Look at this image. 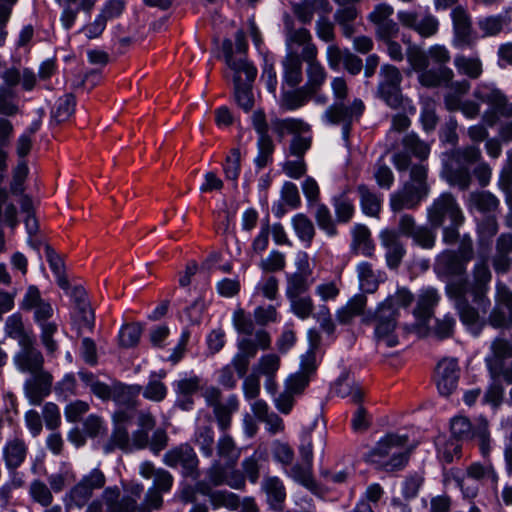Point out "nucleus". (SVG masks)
<instances>
[{"instance_id": "1", "label": "nucleus", "mask_w": 512, "mask_h": 512, "mask_svg": "<svg viewBox=\"0 0 512 512\" xmlns=\"http://www.w3.org/2000/svg\"><path fill=\"white\" fill-rule=\"evenodd\" d=\"M413 294L405 287L398 288L393 295H389L379 303L375 312L374 335L378 342L389 347L397 344L395 330L399 317V310L407 308L413 301Z\"/></svg>"}, {"instance_id": "2", "label": "nucleus", "mask_w": 512, "mask_h": 512, "mask_svg": "<svg viewBox=\"0 0 512 512\" xmlns=\"http://www.w3.org/2000/svg\"><path fill=\"white\" fill-rule=\"evenodd\" d=\"M222 52L227 66L233 71L236 102L244 111L247 112L251 110L254 104L251 85L257 75V69L245 58H234L233 43L230 39H225L223 41Z\"/></svg>"}, {"instance_id": "3", "label": "nucleus", "mask_w": 512, "mask_h": 512, "mask_svg": "<svg viewBox=\"0 0 512 512\" xmlns=\"http://www.w3.org/2000/svg\"><path fill=\"white\" fill-rule=\"evenodd\" d=\"M22 309L33 311L34 320L41 328V340L48 352L57 350V343L53 335L57 332L56 322L50 321L54 315V308L49 301L41 297L36 286H29L21 304Z\"/></svg>"}, {"instance_id": "4", "label": "nucleus", "mask_w": 512, "mask_h": 512, "mask_svg": "<svg viewBox=\"0 0 512 512\" xmlns=\"http://www.w3.org/2000/svg\"><path fill=\"white\" fill-rule=\"evenodd\" d=\"M427 169L424 165L413 166L410 180L390 196L392 210L411 209L416 207L428 195L426 183Z\"/></svg>"}, {"instance_id": "5", "label": "nucleus", "mask_w": 512, "mask_h": 512, "mask_svg": "<svg viewBox=\"0 0 512 512\" xmlns=\"http://www.w3.org/2000/svg\"><path fill=\"white\" fill-rule=\"evenodd\" d=\"M481 150L477 146H467L455 150L444 162L443 174L450 185L467 189L471 182L469 165L480 161Z\"/></svg>"}, {"instance_id": "6", "label": "nucleus", "mask_w": 512, "mask_h": 512, "mask_svg": "<svg viewBox=\"0 0 512 512\" xmlns=\"http://www.w3.org/2000/svg\"><path fill=\"white\" fill-rule=\"evenodd\" d=\"M407 437L388 434L381 438L369 454V460L387 470L401 468L406 460Z\"/></svg>"}, {"instance_id": "7", "label": "nucleus", "mask_w": 512, "mask_h": 512, "mask_svg": "<svg viewBox=\"0 0 512 512\" xmlns=\"http://www.w3.org/2000/svg\"><path fill=\"white\" fill-rule=\"evenodd\" d=\"M402 75L398 68L392 65H384L380 70L378 84L379 97L391 108H402L404 111L415 113L412 102L401 93Z\"/></svg>"}, {"instance_id": "8", "label": "nucleus", "mask_w": 512, "mask_h": 512, "mask_svg": "<svg viewBox=\"0 0 512 512\" xmlns=\"http://www.w3.org/2000/svg\"><path fill=\"white\" fill-rule=\"evenodd\" d=\"M474 97L489 105L483 115V121L488 126L495 125L499 116H512V103L508 102L506 96L493 84L478 85L474 91Z\"/></svg>"}, {"instance_id": "9", "label": "nucleus", "mask_w": 512, "mask_h": 512, "mask_svg": "<svg viewBox=\"0 0 512 512\" xmlns=\"http://www.w3.org/2000/svg\"><path fill=\"white\" fill-rule=\"evenodd\" d=\"M427 220L434 229L444 225H462L464 215L456 199L450 193H442L427 208Z\"/></svg>"}, {"instance_id": "10", "label": "nucleus", "mask_w": 512, "mask_h": 512, "mask_svg": "<svg viewBox=\"0 0 512 512\" xmlns=\"http://www.w3.org/2000/svg\"><path fill=\"white\" fill-rule=\"evenodd\" d=\"M428 59L437 66L429 71H423L419 76V82L426 87H435L450 82L454 76L453 71L445 64L450 59L449 51L441 45L432 46L428 51Z\"/></svg>"}, {"instance_id": "11", "label": "nucleus", "mask_w": 512, "mask_h": 512, "mask_svg": "<svg viewBox=\"0 0 512 512\" xmlns=\"http://www.w3.org/2000/svg\"><path fill=\"white\" fill-rule=\"evenodd\" d=\"M274 131L283 137L286 133L296 134L290 145L291 154L302 157L310 148L311 137L308 134L309 125L297 118H286L272 122Z\"/></svg>"}, {"instance_id": "12", "label": "nucleus", "mask_w": 512, "mask_h": 512, "mask_svg": "<svg viewBox=\"0 0 512 512\" xmlns=\"http://www.w3.org/2000/svg\"><path fill=\"white\" fill-rule=\"evenodd\" d=\"M448 293L456 299L460 319L470 330H476L481 323V313L485 314L489 306L483 309L474 296L461 288H448Z\"/></svg>"}, {"instance_id": "13", "label": "nucleus", "mask_w": 512, "mask_h": 512, "mask_svg": "<svg viewBox=\"0 0 512 512\" xmlns=\"http://www.w3.org/2000/svg\"><path fill=\"white\" fill-rule=\"evenodd\" d=\"M451 433L456 439L468 440L478 438L481 453L485 456L489 452L488 423L484 418H479L475 426L465 417H455L451 421Z\"/></svg>"}, {"instance_id": "14", "label": "nucleus", "mask_w": 512, "mask_h": 512, "mask_svg": "<svg viewBox=\"0 0 512 512\" xmlns=\"http://www.w3.org/2000/svg\"><path fill=\"white\" fill-rule=\"evenodd\" d=\"M364 111V104L360 99H354L350 104V108H344L342 105L330 106L322 118L326 123L339 124L343 123L342 126V137L347 141L350 133V123L358 119Z\"/></svg>"}, {"instance_id": "15", "label": "nucleus", "mask_w": 512, "mask_h": 512, "mask_svg": "<svg viewBox=\"0 0 512 512\" xmlns=\"http://www.w3.org/2000/svg\"><path fill=\"white\" fill-rule=\"evenodd\" d=\"M490 280L491 273L487 263L485 261H479L475 264L474 267L472 284L451 285L450 287L461 288L462 290L469 292L471 296H474L475 300L485 310V308L490 305V302L486 297V292L488 290Z\"/></svg>"}, {"instance_id": "16", "label": "nucleus", "mask_w": 512, "mask_h": 512, "mask_svg": "<svg viewBox=\"0 0 512 512\" xmlns=\"http://www.w3.org/2000/svg\"><path fill=\"white\" fill-rule=\"evenodd\" d=\"M132 411L119 410L114 414V431L110 441L104 446V452L110 453L115 448L125 452L131 451V438L128 434Z\"/></svg>"}, {"instance_id": "17", "label": "nucleus", "mask_w": 512, "mask_h": 512, "mask_svg": "<svg viewBox=\"0 0 512 512\" xmlns=\"http://www.w3.org/2000/svg\"><path fill=\"white\" fill-rule=\"evenodd\" d=\"M470 89V84L466 80L453 82L450 85V92L445 97V104L448 110L460 109L467 119H474L479 115L480 105L473 101L460 103V96L464 95Z\"/></svg>"}, {"instance_id": "18", "label": "nucleus", "mask_w": 512, "mask_h": 512, "mask_svg": "<svg viewBox=\"0 0 512 512\" xmlns=\"http://www.w3.org/2000/svg\"><path fill=\"white\" fill-rule=\"evenodd\" d=\"M459 379V367L454 358L441 360L436 367L435 382L439 393L449 396L457 387Z\"/></svg>"}, {"instance_id": "19", "label": "nucleus", "mask_w": 512, "mask_h": 512, "mask_svg": "<svg viewBox=\"0 0 512 512\" xmlns=\"http://www.w3.org/2000/svg\"><path fill=\"white\" fill-rule=\"evenodd\" d=\"M394 9L386 3L378 4L369 14L370 21L376 26V33L382 39H389L398 31L397 24L391 16Z\"/></svg>"}, {"instance_id": "20", "label": "nucleus", "mask_w": 512, "mask_h": 512, "mask_svg": "<svg viewBox=\"0 0 512 512\" xmlns=\"http://www.w3.org/2000/svg\"><path fill=\"white\" fill-rule=\"evenodd\" d=\"M164 463L169 467L181 466L183 473L192 474L198 465V458L192 447L189 445H180L165 453Z\"/></svg>"}, {"instance_id": "21", "label": "nucleus", "mask_w": 512, "mask_h": 512, "mask_svg": "<svg viewBox=\"0 0 512 512\" xmlns=\"http://www.w3.org/2000/svg\"><path fill=\"white\" fill-rule=\"evenodd\" d=\"M211 485L208 477L207 481L197 483L196 490L209 498L213 509L227 508L235 510L238 507L239 500L236 494L227 490H213Z\"/></svg>"}, {"instance_id": "22", "label": "nucleus", "mask_w": 512, "mask_h": 512, "mask_svg": "<svg viewBox=\"0 0 512 512\" xmlns=\"http://www.w3.org/2000/svg\"><path fill=\"white\" fill-rule=\"evenodd\" d=\"M398 19L402 25L414 29L423 37H429L438 30V20L430 14L420 17L415 12L399 11Z\"/></svg>"}, {"instance_id": "23", "label": "nucleus", "mask_w": 512, "mask_h": 512, "mask_svg": "<svg viewBox=\"0 0 512 512\" xmlns=\"http://www.w3.org/2000/svg\"><path fill=\"white\" fill-rule=\"evenodd\" d=\"M438 300L439 294L434 288L428 287L420 291L413 311L418 327H425L428 324Z\"/></svg>"}, {"instance_id": "24", "label": "nucleus", "mask_w": 512, "mask_h": 512, "mask_svg": "<svg viewBox=\"0 0 512 512\" xmlns=\"http://www.w3.org/2000/svg\"><path fill=\"white\" fill-rule=\"evenodd\" d=\"M496 300L498 308L495 309L490 317L494 327L505 326L508 322L512 323V292L504 285L497 284Z\"/></svg>"}, {"instance_id": "25", "label": "nucleus", "mask_w": 512, "mask_h": 512, "mask_svg": "<svg viewBox=\"0 0 512 512\" xmlns=\"http://www.w3.org/2000/svg\"><path fill=\"white\" fill-rule=\"evenodd\" d=\"M257 353L256 345L247 337L237 341V353L233 356L230 365L236 371L239 378H243L248 371L251 359Z\"/></svg>"}, {"instance_id": "26", "label": "nucleus", "mask_w": 512, "mask_h": 512, "mask_svg": "<svg viewBox=\"0 0 512 512\" xmlns=\"http://www.w3.org/2000/svg\"><path fill=\"white\" fill-rule=\"evenodd\" d=\"M451 17L455 32V46L461 48L471 45V21L466 10L457 6L452 10Z\"/></svg>"}, {"instance_id": "27", "label": "nucleus", "mask_w": 512, "mask_h": 512, "mask_svg": "<svg viewBox=\"0 0 512 512\" xmlns=\"http://www.w3.org/2000/svg\"><path fill=\"white\" fill-rule=\"evenodd\" d=\"M208 476L209 482L213 486L226 484L232 489L245 487V478L239 470L223 469L219 465H215L209 470Z\"/></svg>"}, {"instance_id": "28", "label": "nucleus", "mask_w": 512, "mask_h": 512, "mask_svg": "<svg viewBox=\"0 0 512 512\" xmlns=\"http://www.w3.org/2000/svg\"><path fill=\"white\" fill-rule=\"evenodd\" d=\"M466 264L455 251L445 250L437 256L435 270L444 276L460 275L465 271Z\"/></svg>"}, {"instance_id": "29", "label": "nucleus", "mask_w": 512, "mask_h": 512, "mask_svg": "<svg viewBox=\"0 0 512 512\" xmlns=\"http://www.w3.org/2000/svg\"><path fill=\"white\" fill-rule=\"evenodd\" d=\"M52 379L48 374L35 377L25 384V395L31 405H39L50 393Z\"/></svg>"}, {"instance_id": "30", "label": "nucleus", "mask_w": 512, "mask_h": 512, "mask_svg": "<svg viewBox=\"0 0 512 512\" xmlns=\"http://www.w3.org/2000/svg\"><path fill=\"white\" fill-rule=\"evenodd\" d=\"M283 82L290 87L297 86L302 80V62L296 52H287L282 61Z\"/></svg>"}, {"instance_id": "31", "label": "nucleus", "mask_w": 512, "mask_h": 512, "mask_svg": "<svg viewBox=\"0 0 512 512\" xmlns=\"http://www.w3.org/2000/svg\"><path fill=\"white\" fill-rule=\"evenodd\" d=\"M262 489L267 495L269 505L275 510H280L286 498V490L282 480L276 476L266 477L263 480Z\"/></svg>"}, {"instance_id": "32", "label": "nucleus", "mask_w": 512, "mask_h": 512, "mask_svg": "<svg viewBox=\"0 0 512 512\" xmlns=\"http://www.w3.org/2000/svg\"><path fill=\"white\" fill-rule=\"evenodd\" d=\"M381 242L386 249L387 265L391 268L397 267L404 255V248L397 240L396 234L391 231L382 232Z\"/></svg>"}, {"instance_id": "33", "label": "nucleus", "mask_w": 512, "mask_h": 512, "mask_svg": "<svg viewBox=\"0 0 512 512\" xmlns=\"http://www.w3.org/2000/svg\"><path fill=\"white\" fill-rule=\"evenodd\" d=\"M155 421L149 413H141L138 417L139 428L131 437V451L143 449L149 444V431L154 427Z\"/></svg>"}, {"instance_id": "34", "label": "nucleus", "mask_w": 512, "mask_h": 512, "mask_svg": "<svg viewBox=\"0 0 512 512\" xmlns=\"http://www.w3.org/2000/svg\"><path fill=\"white\" fill-rule=\"evenodd\" d=\"M15 363L21 371L35 373L42 368L43 357L38 350L32 347H25L16 356Z\"/></svg>"}, {"instance_id": "35", "label": "nucleus", "mask_w": 512, "mask_h": 512, "mask_svg": "<svg viewBox=\"0 0 512 512\" xmlns=\"http://www.w3.org/2000/svg\"><path fill=\"white\" fill-rule=\"evenodd\" d=\"M291 225L298 239L309 247L315 235L312 221L303 213H298L292 217Z\"/></svg>"}, {"instance_id": "36", "label": "nucleus", "mask_w": 512, "mask_h": 512, "mask_svg": "<svg viewBox=\"0 0 512 512\" xmlns=\"http://www.w3.org/2000/svg\"><path fill=\"white\" fill-rule=\"evenodd\" d=\"M286 476L296 483L308 488L314 489L315 482L312 476V465L310 463H296L292 467L283 469Z\"/></svg>"}, {"instance_id": "37", "label": "nucleus", "mask_w": 512, "mask_h": 512, "mask_svg": "<svg viewBox=\"0 0 512 512\" xmlns=\"http://www.w3.org/2000/svg\"><path fill=\"white\" fill-rule=\"evenodd\" d=\"M352 235L354 251L363 256H372L374 244L369 229L366 226L357 225L354 227Z\"/></svg>"}, {"instance_id": "38", "label": "nucleus", "mask_w": 512, "mask_h": 512, "mask_svg": "<svg viewBox=\"0 0 512 512\" xmlns=\"http://www.w3.org/2000/svg\"><path fill=\"white\" fill-rule=\"evenodd\" d=\"M510 252H512V235L503 234L498 239L497 255L494 259V269L497 273L506 272L509 269L511 263Z\"/></svg>"}, {"instance_id": "39", "label": "nucleus", "mask_w": 512, "mask_h": 512, "mask_svg": "<svg viewBox=\"0 0 512 512\" xmlns=\"http://www.w3.org/2000/svg\"><path fill=\"white\" fill-rule=\"evenodd\" d=\"M358 193L362 212L367 216H377L381 210L382 199L365 185L358 187Z\"/></svg>"}, {"instance_id": "40", "label": "nucleus", "mask_w": 512, "mask_h": 512, "mask_svg": "<svg viewBox=\"0 0 512 512\" xmlns=\"http://www.w3.org/2000/svg\"><path fill=\"white\" fill-rule=\"evenodd\" d=\"M454 65L459 74L476 79L482 74V62L478 56L457 55Z\"/></svg>"}, {"instance_id": "41", "label": "nucleus", "mask_w": 512, "mask_h": 512, "mask_svg": "<svg viewBox=\"0 0 512 512\" xmlns=\"http://www.w3.org/2000/svg\"><path fill=\"white\" fill-rule=\"evenodd\" d=\"M309 275H304L302 273H288L286 274V289L285 295L286 297H296V296H304V294L309 290L311 285V281L309 280Z\"/></svg>"}, {"instance_id": "42", "label": "nucleus", "mask_w": 512, "mask_h": 512, "mask_svg": "<svg viewBox=\"0 0 512 512\" xmlns=\"http://www.w3.org/2000/svg\"><path fill=\"white\" fill-rule=\"evenodd\" d=\"M4 457L9 468L19 467L26 457V446L22 440L14 439L4 447Z\"/></svg>"}, {"instance_id": "43", "label": "nucleus", "mask_w": 512, "mask_h": 512, "mask_svg": "<svg viewBox=\"0 0 512 512\" xmlns=\"http://www.w3.org/2000/svg\"><path fill=\"white\" fill-rule=\"evenodd\" d=\"M499 204L498 199L490 192H475L469 195L467 206L470 210L481 212L493 211Z\"/></svg>"}, {"instance_id": "44", "label": "nucleus", "mask_w": 512, "mask_h": 512, "mask_svg": "<svg viewBox=\"0 0 512 512\" xmlns=\"http://www.w3.org/2000/svg\"><path fill=\"white\" fill-rule=\"evenodd\" d=\"M86 480H81L64 497V503L68 509L73 507H82L92 496V492L87 488Z\"/></svg>"}, {"instance_id": "45", "label": "nucleus", "mask_w": 512, "mask_h": 512, "mask_svg": "<svg viewBox=\"0 0 512 512\" xmlns=\"http://www.w3.org/2000/svg\"><path fill=\"white\" fill-rule=\"evenodd\" d=\"M366 305L364 295H355L345 306L337 310L336 316L340 323H348L353 317L362 313Z\"/></svg>"}, {"instance_id": "46", "label": "nucleus", "mask_w": 512, "mask_h": 512, "mask_svg": "<svg viewBox=\"0 0 512 512\" xmlns=\"http://www.w3.org/2000/svg\"><path fill=\"white\" fill-rule=\"evenodd\" d=\"M95 324L94 312L84 300L79 301L74 314V325L79 333L91 331Z\"/></svg>"}, {"instance_id": "47", "label": "nucleus", "mask_w": 512, "mask_h": 512, "mask_svg": "<svg viewBox=\"0 0 512 512\" xmlns=\"http://www.w3.org/2000/svg\"><path fill=\"white\" fill-rule=\"evenodd\" d=\"M357 274L360 288L365 293H373L378 287L377 276L368 262H360L357 265Z\"/></svg>"}, {"instance_id": "48", "label": "nucleus", "mask_w": 512, "mask_h": 512, "mask_svg": "<svg viewBox=\"0 0 512 512\" xmlns=\"http://www.w3.org/2000/svg\"><path fill=\"white\" fill-rule=\"evenodd\" d=\"M107 501V512H134L136 500L131 497H123L120 501L114 500L118 497L116 490L107 488L104 492Z\"/></svg>"}, {"instance_id": "49", "label": "nucleus", "mask_w": 512, "mask_h": 512, "mask_svg": "<svg viewBox=\"0 0 512 512\" xmlns=\"http://www.w3.org/2000/svg\"><path fill=\"white\" fill-rule=\"evenodd\" d=\"M289 301V310L293 313L298 319L306 320L312 316V312L314 310V303L310 296H296V297H288Z\"/></svg>"}, {"instance_id": "50", "label": "nucleus", "mask_w": 512, "mask_h": 512, "mask_svg": "<svg viewBox=\"0 0 512 512\" xmlns=\"http://www.w3.org/2000/svg\"><path fill=\"white\" fill-rule=\"evenodd\" d=\"M510 21L508 13L496 16L483 17L478 20V27L483 36H494Z\"/></svg>"}, {"instance_id": "51", "label": "nucleus", "mask_w": 512, "mask_h": 512, "mask_svg": "<svg viewBox=\"0 0 512 512\" xmlns=\"http://www.w3.org/2000/svg\"><path fill=\"white\" fill-rule=\"evenodd\" d=\"M334 389L337 395L342 398H349L353 403L360 402L363 396L361 388L350 381L347 376L339 377L335 383Z\"/></svg>"}, {"instance_id": "52", "label": "nucleus", "mask_w": 512, "mask_h": 512, "mask_svg": "<svg viewBox=\"0 0 512 512\" xmlns=\"http://www.w3.org/2000/svg\"><path fill=\"white\" fill-rule=\"evenodd\" d=\"M166 373L161 371L159 374L152 373L149 382L144 390V397L152 401H161L167 394L166 386L161 382Z\"/></svg>"}, {"instance_id": "53", "label": "nucleus", "mask_w": 512, "mask_h": 512, "mask_svg": "<svg viewBox=\"0 0 512 512\" xmlns=\"http://www.w3.org/2000/svg\"><path fill=\"white\" fill-rule=\"evenodd\" d=\"M274 148L275 146L270 136L258 137V153L254 159V163L257 168L262 169L272 161V154L274 152Z\"/></svg>"}, {"instance_id": "54", "label": "nucleus", "mask_w": 512, "mask_h": 512, "mask_svg": "<svg viewBox=\"0 0 512 512\" xmlns=\"http://www.w3.org/2000/svg\"><path fill=\"white\" fill-rule=\"evenodd\" d=\"M83 384L90 389V391L100 399H108L111 396L110 387L100 382L92 373L80 371L78 373Z\"/></svg>"}, {"instance_id": "55", "label": "nucleus", "mask_w": 512, "mask_h": 512, "mask_svg": "<svg viewBox=\"0 0 512 512\" xmlns=\"http://www.w3.org/2000/svg\"><path fill=\"white\" fill-rule=\"evenodd\" d=\"M333 206L340 222H348L355 212L353 200L345 192L333 199Z\"/></svg>"}, {"instance_id": "56", "label": "nucleus", "mask_w": 512, "mask_h": 512, "mask_svg": "<svg viewBox=\"0 0 512 512\" xmlns=\"http://www.w3.org/2000/svg\"><path fill=\"white\" fill-rule=\"evenodd\" d=\"M307 88L311 92L317 91L326 81L327 73L321 63H311L307 66Z\"/></svg>"}, {"instance_id": "57", "label": "nucleus", "mask_w": 512, "mask_h": 512, "mask_svg": "<svg viewBox=\"0 0 512 512\" xmlns=\"http://www.w3.org/2000/svg\"><path fill=\"white\" fill-rule=\"evenodd\" d=\"M241 154L239 149H232L225 158L223 172L227 180L237 182L241 171Z\"/></svg>"}, {"instance_id": "58", "label": "nucleus", "mask_w": 512, "mask_h": 512, "mask_svg": "<svg viewBox=\"0 0 512 512\" xmlns=\"http://www.w3.org/2000/svg\"><path fill=\"white\" fill-rule=\"evenodd\" d=\"M218 455L227 463L234 464L240 456V450L235 446L234 441L228 435H223L218 440Z\"/></svg>"}, {"instance_id": "59", "label": "nucleus", "mask_w": 512, "mask_h": 512, "mask_svg": "<svg viewBox=\"0 0 512 512\" xmlns=\"http://www.w3.org/2000/svg\"><path fill=\"white\" fill-rule=\"evenodd\" d=\"M311 41V34L305 28L292 29L286 21V48L287 52H293L292 46H304Z\"/></svg>"}, {"instance_id": "60", "label": "nucleus", "mask_w": 512, "mask_h": 512, "mask_svg": "<svg viewBox=\"0 0 512 512\" xmlns=\"http://www.w3.org/2000/svg\"><path fill=\"white\" fill-rule=\"evenodd\" d=\"M75 98L71 94L64 95L57 101L53 111V117L57 122H64L73 114Z\"/></svg>"}, {"instance_id": "61", "label": "nucleus", "mask_w": 512, "mask_h": 512, "mask_svg": "<svg viewBox=\"0 0 512 512\" xmlns=\"http://www.w3.org/2000/svg\"><path fill=\"white\" fill-rule=\"evenodd\" d=\"M407 60L413 71L419 73L423 71H429V59L428 54L426 55L418 47H409L407 50Z\"/></svg>"}, {"instance_id": "62", "label": "nucleus", "mask_w": 512, "mask_h": 512, "mask_svg": "<svg viewBox=\"0 0 512 512\" xmlns=\"http://www.w3.org/2000/svg\"><path fill=\"white\" fill-rule=\"evenodd\" d=\"M278 286L276 277H262L255 286V294H260L268 300H275L278 296Z\"/></svg>"}, {"instance_id": "63", "label": "nucleus", "mask_w": 512, "mask_h": 512, "mask_svg": "<svg viewBox=\"0 0 512 512\" xmlns=\"http://www.w3.org/2000/svg\"><path fill=\"white\" fill-rule=\"evenodd\" d=\"M314 216L320 229L325 231L330 236L335 234V225L330 210L326 205L317 204L315 207Z\"/></svg>"}, {"instance_id": "64", "label": "nucleus", "mask_w": 512, "mask_h": 512, "mask_svg": "<svg viewBox=\"0 0 512 512\" xmlns=\"http://www.w3.org/2000/svg\"><path fill=\"white\" fill-rule=\"evenodd\" d=\"M404 147L407 151L420 159H425L430 153V146L421 141L417 135L409 134L403 140Z\"/></svg>"}]
</instances>
